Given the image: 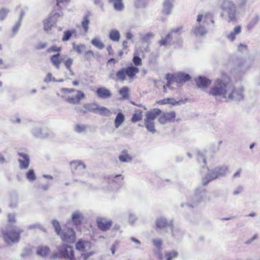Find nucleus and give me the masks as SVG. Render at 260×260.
Instances as JSON below:
<instances>
[{"label":"nucleus","mask_w":260,"mask_h":260,"mask_svg":"<svg viewBox=\"0 0 260 260\" xmlns=\"http://www.w3.org/2000/svg\"><path fill=\"white\" fill-rule=\"evenodd\" d=\"M209 94L215 97L219 96L227 102L233 100L237 92L231 83L230 78L224 75L221 78L217 79L214 81Z\"/></svg>","instance_id":"obj_1"},{"label":"nucleus","mask_w":260,"mask_h":260,"mask_svg":"<svg viewBox=\"0 0 260 260\" xmlns=\"http://www.w3.org/2000/svg\"><path fill=\"white\" fill-rule=\"evenodd\" d=\"M133 62L135 66H128L126 68L120 69L116 73L115 76L117 80L123 81L126 79V76L131 79H134L136 75L139 73L140 70L137 67L142 64L141 58L137 55H134Z\"/></svg>","instance_id":"obj_2"},{"label":"nucleus","mask_w":260,"mask_h":260,"mask_svg":"<svg viewBox=\"0 0 260 260\" xmlns=\"http://www.w3.org/2000/svg\"><path fill=\"white\" fill-rule=\"evenodd\" d=\"M61 97L64 100L71 104H78L85 98V94L81 90L74 88H63L61 89Z\"/></svg>","instance_id":"obj_3"},{"label":"nucleus","mask_w":260,"mask_h":260,"mask_svg":"<svg viewBox=\"0 0 260 260\" xmlns=\"http://www.w3.org/2000/svg\"><path fill=\"white\" fill-rule=\"evenodd\" d=\"M2 232L5 243L8 245H12L19 242L20 235L22 232V230L18 227L14 226L10 229L7 228L6 230H2Z\"/></svg>","instance_id":"obj_4"},{"label":"nucleus","mask_w":260,"mask_h":260,"mask_svg":"<svg viewBox=\"0 0 260 260\" xmlns=\"http://www.w3.org/2000/svg\"><path fill=\"white\" fill-rule=\"evenodd\" d=\"M57 252L53 256V258H63L66 259L75 260L74 251L73 247L67 244H62L57 248Z\"/></svg>","instance_id":"obj_5"},{"label":"nucleus","mask_w":260,"mask_h":260,"mask_svg":"<svg viewBox=\"0 0 260 260\" xmlns=\"http://www.w3.org/2000/svg\"><path fill=\"white\" fill-rule=\"evenodd\" d=\"M161 110L157 108L153 109L146 114V118L145 119V125L148 131L152 133L155 132L154 120L157 116L161 115Z\"/></svg>","instance_id":"obj_6"},{"label":"nucleus","mask_w":260,"mask_h":260,"mask_svg":"<svg viewBox=\"0 0 260 260\" xmlns=\"http://www.w3.org/2000/svg\"><path fill=\"white\" fill-rule=\"evenodd\" d=\"M59 235L62 241L70 243H74L76 240L75 232L71 228L63 230Z\"/></svg>","instance_id":"obj_7"},{"label":"nucleus","mask_w":260,"mask_h":260,"mask_svg":"<svg viewBox=\"0 0 260 260\" xmlns=\"http://www.w3.org/2000/svg\"><path fill=\"white\" fill-rule=\"evenodd\" d=\"M96 223L98 228L103 231H106L109 230L112 226L111 220L103 217H98Z\"/></svg>","instance_id":"obj_8"},{"label":"nucleus","mask_w":260,"mask_h":260,"mask_svg":"<svg viewBox=\"0 0 260 260\" xmlns=\"http://www.w3.org/2000/svg\"><path fill=\"white\" fill-rule=\"evenodd\" d=\"M176 118V113L174 111L164 113L158 118L159 122L161 124H165L171 121H173Z\"/></svg>","instance_id":"obj_9"},{"label":"nucleus","mask_w":260,"mask_h":260,"mask_svg":"<svg viewBox=\"0 0 260 260\" xmlns=\"http://www.w3.org/2000/svg\"><path fill=\"white\" fill-rule=\"evenodd\" d=\"M173 2L174 0H164L162 4L163 9L161 10L162 15L166 16L171 14Z\"/></svg>","instance_id":"obj_10"},{"label":"nucleus","mask_w":260,"mask_h":260,"mask_svg":"<svg viewBox=\"0 0 260 260\" xmlns=\"http://www.w3.org/2000/svg\"><path fill=\"white\" fill-rule=\"evenodd\" d=\"M172 220H167L166 218L160 217L157 219L156 221V225L157 228L162 229L168 226H170L172 228Z\"/></svg>","instance_id":"obj_11"},{"label":"nucleus","mask_w":260,"mask_h":260,"mask_svg":"<svg viewBox=\"0 0 260 260\" xmlns=\"http://www.w3.org/2000/svg\"><path fill=\"white\" fill-rule=\"evenodd\" d=\"M227 170V168L225 167H219L215 168L212 172L211 174L212 178L211 179H215L218 177L224 175Z\"/></svg>","instance_id":"obj_12"},{"label":"nucleus","mask_w":260,"mask_h":260,"mask_svg":"<svg viewBox=\"0 0 260 260\" xmlns=\"http://www.w3.org/2000/svg\"><path fill=\"white\" fill-rule=\"evenodd\" d=\"M95 92L97 96L101 99H108L112 95L111 91L105 87L98 88Z\"/></svg>","instance_id":"obj_13"},{"label":"nucleus","mask_w":260,"mask_h":260,"mask_svg":"<svg viewBox=\"0 0 260 260\" xmlns=\"http://www.w3.org/2000/svg\"><path fill=\"white\" fill-rule=\"evenodd\" d=\"M18 155L22 158V159H18L20 168L22 169L28 168L29 165V158L28 155L23 153H19Z\"/></svg>","instance_id":"obj_14"},{"label":"nucleus","mask_w":260,"mask_h":260,"mask_svg":"<svg viewBox=\"0 0 260 260\" xmlns=\"http://www.w3.org/2000/svg\"><path fill=\"white\" fill-rule=\"evenodd\" d=\"M50 60L52 64L57 69H59L63 59L60 53L52 55L50 57Z\"/></svg>","instance_id":"obj_15"},{"label":"nucleus","mask_w":260,"mask_h":260,"mask_svg":"<svg viewBox=\"0 0 260 260\" xmlns=\"http://www.w3.org/2000/svg\"><path fill=\"white\" fill-rule=\"evenodd\" d=\"M77 37V31L74 28L65 30L63 32L61 41L67 42L71 39L72 37Z\"/></svg>","instance_id":"obj_16"},{"label":"nucleus","mask_w":260,"mask_h":260,"mask_svg":"<svg viewBox=\"0 0 260 260\" xmlns=\"http://www.w3.org/2000/svg\"><path fill=\"white\" fill-rule=\"evenodd\" d=\"M98 104L95 103H86L83 105L82 109L80 111L83 113L87 112H96Z\"/></svg>","instance_id":"obj_17"},{"label":"nucleus","mask_w":260,"mask_h":260,"mask_svg":"<svg viewBox=\"0 0 260 260\" xmlns=\"http://www.w3.org/2000/svg\"><path fill=\"white\" fill-rule=\"evenodd\" d=\"M91 247V243L88 241H79L76 244V248L80 251H86Z\"/></svg>","instance_id":"obj_18"},{"label":"nucleus","mask_w":260,"mask_h":260,"mask_svg":"<svg viewBox=\"0 0 260 260\" xmlns=\"http://www.w3.org/2000/svg\"><path fill=\"white\" fill-rule=\"evenodd\" d=\"M190 79V77L188 74L184 73H179L174 77L172 81L175 82L177 83L180 84L185 82Z\"/></svg>","instance_id":"obj_19"},{"label":"nucleus","mask_w":260,"mask_h":260,"mask_svg":"<svg viewBox=\"0 0 260 260\" xmlns=\"http://www.w3.org/2000/svg\"><path fill=\"white\" fill-rule=\"evenodd\" d=\"M91 15L90 12H88L83 17L81 21V26L83 28V30L85 32H87L88 31L89 27L88 25L90 23L89 18Z\"/></svg>","instance_id":"obj_20"},{"label":"nucleus","mask_w":260,"mask_h":260,"mask_svg":"<svg viewBox=\"0 0 260 260\" xmlns=\"http://www.w3.org/2000/svg\"><path fill=\"white\" fill-rule=\"evenodd\" d=\"M211 83V81L205 78L200 77L196 80V84L197 86L202 88H206Z\"/></svg>","instance_id":"obj_21"},{"label":"nucleus","mask_w":260,"mask_h":260,"mask_svg":"<svg viewBox=\"0 0 260 260\" xmlns=\"http://www.w3.org/2000/svg\"><path fill=\"white\" fill-rule=\"evenodd\" d=\"M229 21H235L236 20V10L234 5L231 4L228 9Z\"/></svg>","instance_id":"obj_22"},{"label":"nucleus","mask_w":260,"mask_h":260,"mask_svg":"<svg viewBox=\"0 0 260 260\" xmlns=\"http://www.w3.org/2000/svg\"><path fill=\"white\" fill-rule=\"evenodd\" d=\"M43 23L44 29L46 31H50L52 27L55 24V22L53 21L51 17L44 19Z\"/></svg>","instance_id":"obj_23"},{"label":"nucleus","mask_w":260,"mask_h":260,"mask_svg":"<svg viewBox=\"0 0 260 260\" xmlns=\"http://www.w3.org/2000/svg\"><path fill=\"white\" fill-rule=\"evenodd\" d=\"M156 103L159 105H163L166 104H171L172 105H175L179 103V102L177 101L174 98H165L162 100L156 101Z\"/></svg>","instance_id":"obj_24"},{"label":"nucleus","mask_w":260,"mask_h":260,"mask_svg":"<svg viewBox=\"0 0 260 260\" xmlns=\"http://www.w3.org/2000/svg\"><path fill=\"white\" fill-rule=\"evenodd\" d=\"M50 253V249L47 246H40L37 249L38 255L42 257H47Z\"/></svg>","instance_id":"obj_25"},{"label":"nucleus","mask_w":260,"mask_h":260,"mask_svg":"<svg viewBox=\"0 0 260 260\" xmlns=\"http://www.w3.org/2000/svg\"><path fill=\"white\" fill-rule=\"evenodd\" d=\"M95 113H98L99 114L105 116H109L111 114V112L109 109L98 105Z\"/></svg>","instance_id":"obj_26"},{"label":"nucleus","mask_w":260,"mask_h":260,"mask_svg":"<svg viewBox=\"0 0 260 260\" xmlns=\"http://www.w3.org/2000/svg\"><path fill=\"white\" fill-rule=\"evenodd\" d=\"M143 118V111L140 110L138 109L135 111V113H134L131 121L133 123L137 122L138 121H141Z\"/></svg>","instance_id":"obj_27"},{"label":"nucleus","mask_w":260,"mask_h":260,"mask_svg":"<svg viewBox=\"0 0 260 260\" xmlns=\"http://www.w3.org/2000/svg\"><path fill=\"white\" fill-rule=\"evenodd\" d=\"M72 169L76 171L78 169H84L85 166L81 161L74 160L70 162Z\"/></svg>","instance_id":"obj_28"},{"label":"nucleus","mask_w":260,"mask_h":260,"mask_svg":"<svg viewBox=\"0 0 260 260\" xmlns=\"http://www.w3.org/2000/svg\"><path fill=\"white\" fill-rule=\"evenodd\" d=\"M125 119L124 115L121 113L119 112L114 120V125L116 128H118L119 126L124 122Z\"/></svg>","instance_id":"obj_29"},{"label":"nucleus","mask_w":260,"mask_h":260,"mask_svg":"<svg viewBox=\"0 0 260 260\" xmlns=\"http://www.w3.org/2000/svg\"><path fill=\"white\" fill-rule=\"evenodd\" d=\"M73 48L78 54H82L85 52L86 46L84 44H76L75 43L72 44Z\"/></svg>","instance_id":"obj_30"},{"label":"nucleus","mask_w":260,"mask_h":260,"mask_svg":"<svg viewBox=\"0 0 260 260\" xmlns=\"http://www.w3.org/2000/svg\"><path fill=\"white\" fill-rule=\"evenodd\" d=\"M120 35L116 29H112L109 32V38L113 41L119 42Z\"/></svg>","instance_id":"obj_31"},{"label":"nucleus","mask_w":260,"mask_h":260,"mask_svg":"<svg viewBox=\"0 0 260 260\" xmlns=\"http://www.w3.org/2000/svg\"><path fill=\"white\" fill-rule=\"evenodd\" d=\"M241 32V27L240 26H236L234 28L233 31L231 32V33L228 36V38L231 41H233L236 38V36L239 34Z\"/></svg>","instance_id":"obj_32"},{"label":"nucleus","mask_w":260,"mask_h":260,"mask_svg":"<svg viewBox=\"0 0 260 260\" xmlns=\"http://www.w3.org/2000/svg\"><path fill=\"white\" fill-rule=\"evenodd\" d=\"M95 58V55L91 50L85 51L83 55L84 60L87 61H92Z\"/></svg>","instance_id":"obj_33"},{"label":"nucleus","mask_w":260,"mask_h":260,"mask_svg":"<svg viewBox=\"0 0 260 260\" xmlns=\"http://www.w3.org/2000/svg\"><path fill=\"white\" fill-rule=\"evenodd\" d=\"M172 37L171 34H168L165 38H162L159 41L158 43L159 46H167L170 44Z\"/></svg>","instance_id":"obj_34"},{"label":"nucleus","mask_w":260,"mask_h":260,"mask_svg":"<svg viewBox=\"0 0 260 260\" xmlns=\"http://www.w3.org/2000/svg\"><path fill=\"white\" fill-rule=\"evenodd\" d=\"M72 220L75 224L78 225L81 223L83 217L80 214L76 213L72 215Z\"/></svg>","instance_id":"obj_35"},{"label":"nucleus","mask_w":260,"mask_h":260,"mask_svg":"<svg viewBox=\"0 0 260 260\" xmlns=\"http://www.w3.org/2000/svg\"><path fill=\"white\" fill-rule=\"evenodd\" d=\"M91 43L92 45L99 49H102L105 47L104 43L98 38H94L92 39Z\"/></svg>","instance_id":"obj_36"},{"label":"nucleus","mask_w":260,"mask_h":260,"mask_svg":"<svg viewBox=\"0 0 260 260\" xmlns=\"http://www.w3.org/2000/svg\"><path fill=\"white\" fill-rule=\"evenodd\" d=\"M132 158V157L127 153L126 151H122V154L119 156V159L122 162L130 161Z\"/></svg>","instance_id":"obj_37"},{"label":"nucleus","mask_w":260,"mask_h":260,"mask_svg":"<svg viewBox=\"0 0 260 260\" xmlns=\"http://www.w3.org/2000/svg\"><path fill=\"white\" fill-rule=\"evenodd\" d=\"M119 93L122 96L123 99H128L129 96V89L127 87L124 86L119 90Z\"/></svg>","instance_id":"obj_38"},{"label":"nucleus","mask_w":260,"mask_h":260,"mask_svg":"<svg viewBox=\"0 0 260 260\" xmlns=\"http://www.w3.org/2000/svg\"><path fill=\"white\" fill-rule=\"evenodd\" d=\"M113 3L115 9L120 11L123 8L122 0H110Z\"/></svg>","instance_id":"obj_39"},{"label":"nucleus","mask_w":260,"mask_h":260,"mask_svg":"<svg viewBox=\"0 0 260 260\" xmlns=\"http://www.w3.org/2000/svg\"><path fill=\"white\" fill-rule=\"evenodd\" d=\"M178 256V252L175 250H172L170 252H167L165 254V257L167 260H172L173 258H176Z\"/></svg>","instance_id":"obj_40"},{"label":"nucleus","mask_w":260,"mask_h":260,"mask_svg":"<svg viewBox=\"0 0 260 260\" xmlns=\"http://www.w3.org/2000/svg\"><path fill=\"white\" fill-rule=\"evenodd\" d=\"M62 50L61 47L52 45L47 49L48 53H60Z\"/></svg>","instance_id":"obj_41"},{"label":"nucleus","mask_w":260,"mask_h":260,"mask_svg":"<svg viewBox=\"0 0 260 260\" xmlns=\"http://www.w3.org/2000/svg\"><path fill=\"white\" fill-rule=\"evenodd\" d=\"M124 178L121 175H116L112 179L113 183L120 186L123 181Z\"/></svg>","instance_id":"obj_42"},{"label":"nucleus","mask_w":260,"mask_h":260,"mask_svg":"<svg viewBox=\"0 0 260 260\" xmlns=\"http://www.w3.org/2000/svg\"><path fill=\"white\" fill-rule=\"evenodd\" d=\"M26 178L29 181H34L36 179V177L33 170L29 169L26 174Z\"/></svg>","instance_id":"obj_43"},{"label":"nucleus","mask_w":260,"mask_h":260,"mask_svg":"<svg viewBox=\"0 0 260 260\" xmlns=\"http://www.w3.org/2000/svg\"><path fill=\"white\" fill-rule=\"evenodd\" d=\"M194 31L196 34L201 35H203L206 32L205 27L202 26H199L194 27Z\"/></svg>","instance_id":"obj_44"},{"label":"nucleus","mask_w":260,"mask_h":260,"mask_svg":"<svg viewBox=\"0 0 260 260\" xmlns=\"http://www.w3.org/2000/svg\"><path fill=\"white\" fill-rule=\"evenodd\" d=\"M211 178H212L211 174L209 173V174H207L204 178H203L202 184L204 186L207 185L208 183L210 181L213 180V179H211Z\"/></svg>","instance_id":"obj_45"},{"label":"nucleus","mask_w":260,"mask_h":260,"mask_svg":"<svg viewBox=\"0 0 260 260\" xmlns=\"http://www.w3.org/2000/svg\"><path fill=\"white\" fill-rule=\"evenodd\" d=\"M52 223L54 228H55V232L57 235H59L60 233L61 229L59 222L55 220H52Z\"/></svg>","instance_id":"obj_46"},{"label":"nucleus","mask_w":260,"mask_h":260,"mask_svg":"<svg viewBox=\"0 0 260 260\" xmlns=\"http://www.w3.org/2000/svg\"><path fill=\"white\" fill-rule=\"evenodd\" d=\"M9 10L6 9H2L0 10V20H4L7 16Z\"/></svg>","instance_id":"obj_47"},{"label":"nucleus","mask_w":260,"mask_h":260,"mask_svg":"<svg viewBox=\"0 0 260 260\" xmlns=\"http://www.w3.org/2000/svg\"><path fill=\"white\" fill-rule=\"evenodd\" d=\"M153 245L158 249H160L162 242L160 239H153L152 241Z\"/></svg>","instance_id":"obj_48"},{"label":"nucleus","mask_w":260,"mask_h":260,"mask_svg":"<svg viewBox=\"0 0 260 260\" xmlns=\"http://www.w3.org/2000/svg\"><path fill=\"white\" fill-rule=\"evenodd\" d=\"M73 63V59L71 58H68L66 61H64V64L66 67V68L70 70L71 68V66Z\"/></svg>","instance_id":"obj_49"},{"label":"nucleus","mask_w":260,"mask_h":260,"mask_svg":"<svg viewBox=\"0 0 260 260\" xmlns=\"http://www.w3.org/2000/svg\"><path fill=\"white\" fill-rule=\"evenodd\" d=\"M75 129L78 133L83 132L85 129V126L82 125L77 124L75 126Z\"/></svg>","instance_id":"obj_50"},{"label":"nucleus","mask_w":260,"mask_h":260,"mask_svg":"<svg viewBox=\"0 0 260 260\" xmlns=\"http://www.w3.org/2000/svg\"><path fill=\"white\" fill-rule=\"evenodd\" d=\"M47 44L46 43L40 42L35 47L36 49L40 50L46 48Z\"/></svg>","instance_id":"obj_51"},{"label":"nucleus","mask_w":260,"mask_h":260,"mask_svg":"<svg viewBox=\"0 0 260 260\" xmlns=\"http://www.w3.org/2000/svg\"><path fill=\"white\" fill-rule=\"evenodd\" d=\"M8 221L11 223H14L15 222V215L14 214H9L8 215Z\"/></svg>","instance_id":"obj_52"},{"label":"nucleus","mask_w":260,"mask_h":260,"mask_svg":"<svg viewBox=\"0 0 260 260\" xmlns=\"http://www.w3.org/2000/svg\"><path fill=\"white\" fill-rule=\"evenodd\" d=\"M183 27L180 26L177 28H173L171 29L170 32L171 34L173 33H179L182 30Z\"/></svg>","instance_id":"obj_53"},{"label":"nucleus","mask_w":260,"mask_h":260,"mask_svg":"<svg viewBox=\"0 0 260 260\" xmlns=\"http://www.w3.org/2000/svg\"><path fill=\"white\" fill-rule=\"evenodd\" d=\"M136 219V217L135 215L133 214H131L129 215L128 221L130 223H133L135 222Z\"/></svg>","instance_id":"obj_54"},{"label":"nucleus","mask_w":260,"mask_h":260,"mask_svg":"<svg viewBox=\"0 0 260 260\" xmlns=\"http://www.w3.org/2000/svg\"><path fill=\"white\" fill-rule=\"evenodd\" d=\"M257 238V235L255 234L251 238L248 240L245 243L247 244H250L252 242H253L254 240L256 239Z\"/></svg>","instance_id":"obj_55"},{"label":"nucleus","mask_w":260,"mask_h":260,"mask_svg":"<svg viewBox=\"0 0 260 260\" xmlns=\"http://www.w3.org/2000/svg\"><path fill=\"white\" fill-rule=\"evenodd\" d=\"M71 0H56L57 6L58 7H59V8H61V7L60 6V4H62V3H68Z\"/></svg>","instance_id":"obj_56"},{"label":"nucleus","mask_w":260,"mask_h":260,"mask_svg":"<svg viewBox=\"0 0 260 260\" xmlns=\"http://www.w3.org/2000/svg\"><path fill=\"white\" fill-rule=\"evenodd\" d=\"M171 83H172V81H169L168 82V83H167V84L164 86V92H167V88H166V87H170L171 86Z\"/></svg>","instance_id":"obj_57"},{"label":"nucleus","mask_w":260,"mask_h":260,"mask_svg":"<svg viewBox=\"0 0 260 260\" xmlns=\"http://www.w3.org/2000/svg\"><path fill=\"white\" fill-rule=\"evenodd\" d=\"M116 249H117L116 244H113L111 248V252L113 255L114 254L115 251L116 250Z\"/></svg>","instance_id":"obj_58"},{"label":"nucleus","mask_w":260,"mask_h":260,"mask_svg":"<svg viewBox=\"0 0 260 260\" xmlns=\"http://www.w3.org/2000/svg\"><path fill=\"white\" fill-rule=\"evenodd\" d=\"M131 240L133 242H134L136 243L137 244H138V245H140L141 244V242H140L139 240L136 239H135V238H134V237H132V238H131Z\"/></svg>","instance_id":"obj_59"},{"label":"nucleus","mask_w":260,"mask_h":260,"mask_svg":"<svg viewBox=\"0 0 260 260\" xmlns=\"http://www.w3.org/2000/svg\"><path fill=\"white\" fill-rule=\"evenodd\" d=\"M35 228L41 229V226L39 224H32L29 226V229H32Z\"/></svg>","instance_id":"obj_60"},{"label":"nucleus","mask_w":260,"mask_h":260,"mask_svg":"<svg viewBox=\"0 0 260 260\" xmlns=\"http://www.w3.org/2000/svg\"><path fill=\"white\" fill-rule=\"evenodd\" d=\"M241 172H242L241 170H240L238 171L237 172H236L234 174V178L239 177L240 176L241 173Z\"/></svg>","instance_id":"obj_61"},{"label":"nucleus","mask_w":260,"mask_h":260,"mask_svg":"<svg viewBox=\"0 0 260 260\" xmlns=\"http://www.w3.org/2000/svg\"><path fill=\"white\" fill-rule=\"evenodd\" d=\"M125 36L126 39L129 40L133 38V35L130 32H127Z\"/></svg>","instance_id":"obj_62"},{"label":"nucleus","mask_w":260,"mask_h":260,"mask_svg":"<svg viewBox=\"0 0 260 260\" xmlns=\"http://www.w3.org/2000/svg\"><path fill=\"white\" fill-rule=\"evenodd\" d=\"M244 48V45L242 44H240L238 46V50L239 52H242L243 48Z\"/></svg>","instance_id":"obj_63"},{"label":"nucleus","mask_w":260,"mask_h":260,"mask_svg":"<svg viewBox=\"0 0 260 260\" xmlns=\"http://www.w3.org/2000/svg\"><path fill=\"white\" fill-rule=\"evenodd\" d=\"M203 17V16L202 15H201V14L198 15V17H197V21L198 22H200L202 21Z\"/></svg>","instance_id":"obj_64"}]
</instances>
